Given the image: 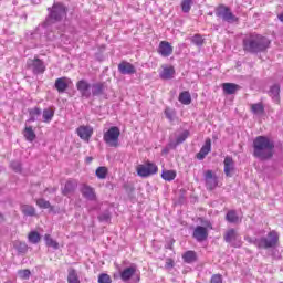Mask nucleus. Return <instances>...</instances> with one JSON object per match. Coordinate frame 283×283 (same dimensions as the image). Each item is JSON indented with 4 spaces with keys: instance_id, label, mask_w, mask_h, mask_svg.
<instances>
[{
    "instance_id": "obj_1",
    "label": "nucleus",
    "mask_w": 283,
    "mask_h": 283,
    "mask_svg": "<svg viewBox=\"0 0 283 283\" xmlns=\"http://www.w3.org/2000/svg\"><path fill=\"white\" fill-rule=\"evenodd\" d=\"M271 45V40L258 33H250L243 38V50L249 54H262Z\"/></svg>"
},
{
    "instance_id": "obj_2",
    "label": "nucleus",
    "mask_w": 283,
    "mask_h": 283,
    "mask_svg": "<svg viewBox=\"0 0 283 283\" xmlns=\"http://www.w3.org/2000/svg\"><path fill=\"white\" fill-rule=\"evenodd\" d=\"M273 149H275V144L266 136H258L253 140V156L259 160L273 158Z\"/></svg>"
},
{
    "instance_id": "obj_3",
    "label": "nucleus",
    "mask_w": 283,
    "mask_h": 283,
    "mask_svg": "<svg viewBox=\"0 0 283 283\" xmlns=\"http://www.w3.org/2000/svg\"><path fill=\"white\" fill-rule=\"evenodd\" d=\"M48 12L49 15L45 19V22L36 29V32L46 30V28L54 25V23H61V21L67 17V8H65L61 2H55L52 8H48Z\"/></svg>"
},
{
    "instance_id": "obj_4",
    "label": "nucleus",
    "mask_w": 283,
    "mask_h": 283,
    "mask_svg": "<svg viewBox=\"0 0 283 283\" xmlns=\"http://www.w3.org/2000/svg\"><path fill=\"white\" fill-rule=\"evenodd\" d=\"M252 243L258 249H275L280 243V234L275 230H271L265 237L255 238Z\"/></svg>"
},
{
    "instance_id": "obj_5",
    "label": "nucleus",
    "mask_w": 283,
    "mask_h": 283,
    "mask_svg": "<svg viewBox=\"0 0 283 283\" xmlns=\"http://www.w3.org/2000/svg\"><path fill=\"white\" fill-rule=\"evenodd\" d=\"M214 14L216 17H218V19H221L226 23H238V21H240V18L233 14L231 8L224 4H220L219 7H217L214 10Z\"/></svg>"
},
{
    "instance_id": "obj_6",
    "label": "nucleus",
    "mask_w": 283,
    "mask_h": 283,
    "mask_svg": "<svg viewBox=\"0 0 283 283\" xmlns=\"http://www.w3.org/2000/svg\"><path fill=\"white\" fill-rule=\"evenodd\" d=\"M120 138V128L118 126H112L104 133L103 140L107 147H118V140Z\"/></svg>"
},
{
    "instance_id": "obj_7",
    "label": "nucleus",
    "mask_w": 283,
    "mask_h": 283,
    "mask_svg": "<svg viewBox=\"0 0 283 283\" xmlns=\"http://www.w3.org/2000/svg\"><path fill=\"white\" fill-rule=\"evenodd\" d=\"M93 98H103L107 101V84L105 82H96L92 84L91 97Z\"/></svg>"
},
{
    "instance_id": "obj_8",
    "label": "nucleus",
    "mask_w": 283,
    "mask_h": 283,
    "mask_svg": "<svg viewBox=\"0 0 283 283\" xmlns=\"http://www.w3.org/2000/svg\"><path fill=\"white\" fill-rule=\"evenodd\" d=\"M154 174H158V166L154 163L147 161L145 165L137 167V175L140 176V178H149V176H154Z\"/></svg>"
},
{
    "instance_id": "obj_9",
    "label": "nucleus",
    "mask_w": 283,
    "mask_h": 283,
    "mask_svg": "<svg viewBox=\"0 0 283 283\" xmlns=\"http://www.w3.org/2000/svg\"><path fill=\"white\" fill-rule=\"evenodd\" d=\"M76 90L80 92L81 98L86 101L92 97V84L87 80H80L76 83Z\"/></svg>"
},
{
    "instance_id": "obj_10",
    "label": "nucleus",
    "mask_w": 283,
    "mask_h": 283,
    "mask_svg": "<svg viewBox=\"0 0 283 283\" xmlns=\"http://www.w3.org/2000/svg\"><path fill=\"white\" fill-rule=\"evenodd\" d=\"M224 240L235 249H240V247H242V238L234 229H230L226 232Z\"/></svg>"
},
{
    "instance_id": "obj_11",
    "label": "nucleus",
    "mask_w": 283,
    "mask_h": 283,
    "mask_svg": "<svg viewBox=\"0 0 283 283\" xmlns=\"http://www.w3.org/2000/svg\"><path fill=\"white\" fill-rule=\"evenodd\" d=\"M27 65L32 70L33 74H43L45 72V64L39 57L28 60Z\"/></svg>"
},
{
    "instance_id": "obj_12",
    "label": "nucleus",
    "mask_w": 283,
    "mask_h": 283,
    "mask_svg": "<svg viewBox=\"0 0 283 283\" xmlns=\"http://www.w3.org/2000/svg\"><path fill=\"white\" fill-rule=\"evenodd\" d=\"M206 189L213 191L218 187V176L213 174V170H207L205 172Z\"/></svg>"
},
{
    "instance_id": "obj_13",
    "label": "nucleus",
    "mask_w": 283,
    "mask_h": 283,
    "mask_svg": "<svg viewBox=\"0 0 283 283\" xmlns=\"http://www.w3.org/2000/svg\"><path fill=\"white\" fill-rule=\"evenodd\" d=\"M137 273H138V268L136 266V264H132L130 266L125 268L119 272V277L122 282H129V280H132L134 275H137Z\"/></svg>"
},
{
    "instance_id": "obj_14",
    "label": "nucleus",
    "mask_w": 283,
    "mask_h": 283,
    "mask_svg": "<svg viewBox=\"0 0 283 283\" xmlns=\"http://www.w3.org/2000/svg\"><path fill=\"white\" fill-rule=\"evenodd\" d=\"M76 134L81 138V140H85L86 143H90V139L94 134V128H92V126L82 125L77 127Z\"/></svg>"
},
{
    "instance_id": "obj_15",
    "label": "nucleus",
    "mask_w": 283,
    "mask_h": 283,
    "mask_svg": "<svg viewBox=\"0 0 283 283\" xmlns=\"http://www.w3.org/2000/svg\"><path fill=\"white\" fill-rule=\"evenodd\" d=\"M70 83H72V80L67 77H59L55 80L54 87L59 94H65V91L70 87Z\"/></svg>"
},
{
    "instance_id": "obj_16",
    "label": "nucleus",
    "mask_w": 283,
    "mask_h": 283,
    "mask_svg": "<svg viewBox=\"0 0 283 283\" xmlns=\"http://www.w3.org/2000/svg\"><path fill=\"white\" fill-rule=\"evenodd\" d=\"M192 238H195L197 242H205V240L209 238V232L207 231V228L197 226L193 230Z\"/></svg>"
},
{
    "instance_id": "obj_17",
    "label": "nucleus",
    "mask_w": 283,
    "mask_h": 283,
    "mask_svg": "<svg viewBox=\"0 0 283 283\" xmlns=\"http://www.w3.org/2000/svg\"><path fill=\"white\" fill-rule=\"evenodd\" d=\"M118 72L119 74H124V75L136 74V66H134V64L129 62L124 61L118 64Z\"/></svg>"
},
{
    "instance_id": "obj_18",
    "label": "nucleus",
    "mask_w": 283,
    "mask_h": 283,
    "mask_svg": "<svg viewBox=\"0 0 283 283\" xmlns=\"http://www.w3.org/2000/svg\"><path fill=\"white\" fill-rule=\"evenodd\" d=\"M158 53L164 57L171 56V54H174V48L169 42L161 41L159 43Z\"/></svg>"
},
{
    "instance_id": "obj_19",
    "label": "nucleus",
    "mask_w": 283,
    "mask_h": 283,
    "mask_svg": "<svg viewBox=\"0 0 283 283\" xmlns=\"http://www.w3.org/2000/svg\"><path fill=\"white\" fill-rule=\"evenodd\" d=\"M211 151V138H207L200 151L196 155L197 160H205Z\"/></svg>"
},
{
    "instance_id": "obj_20",
    "label": "nucleus",
    "mask_w": 283,
    "mask_h": 283,
    "mask_svg": "<svg viewBox=\"0 0 283 283\" xmlns=\"http://www.w3.org/2000/svg\"><path fill=\"white\" fill-rule=\"evenodd\" d=\"M81 193L83 198L86 200H96V191L94 188L90 187L88 185H83L81 188Z\"/></svg>"
},
{
    "instance_id": "obj_21",
    "label": "nucleus",
    "mask_w": 283,
    "mask_h": 283,
    "mask_svg": "<svg viewBox=\"0 0 283 283\" xmlns=\"http://www.w3.org/2000/svg\"><path fill=\"white\" fill-rule=\"evenodd\" d=\"M224 165V174L228 178H231V171L235 168V164L233 163V158L230 156H227L223 161Z\"/></svg>"
},
{
    "instance_id": "obj_22",
    "label": "nucleus",
    "mask_w": 283,
    "mask_h": 283,
    "mask_svg": "<svg viewBox=\"0 0 283 283\" xmlns=\"http://www.w3.org/2000/svg\"><path fill=\"white\" fill-rule=\"evenodd\" d=\"M174 74H176V70L174 69V66H166L163 69V72L159 73V76L164 81H169L174 78Z\"/></svg>"
},
{
    "instance_id": "obj_23",
    "label": "nucleus",
    "mask_w": 283,
    "mask_h": 283,
    "mask_svg": "<svg viewBox=\"0 0 283 283\" xmlns=\"http://www.w3.org/2000/svg\"><path fill=\"white\" fill-rule=\"evenodd\" d=\"M222 90L224 94L231 95V94H235V92L240 90V85L235 83H223Z\"/></svg>"
},
{
    "instance_id": "obj_24",
    "label": "nucleus",
    "mask_w": 283,
    "mask_h": 283,
    "mask_svg": "<svg viewBox=\"0 0 283 283\" xmlns=\"http://www.w3.org/2000/svg\"><path fill=\"white\" fill-rule=\"evenodd\" d=\"M41 114H42V111L39 107L29 109V119L27 120V123H36Z\"/></svg>"
},
{
    "instance_id": "obj_25",
    "label": "nucleus",
    "mask_w": 283,
    "mask_h": 283,
    "mask_svg": "<svg viewBox=\"0 0 283 283\" xmlns=\"http://www.w3.org/2000/svg\"><path fill=\"white\" fill-rule=\"evenodd\" d=\"M182 260L186 264H193L198 260V255L195 251L189 250L182 254Z\"/></svg>"
},
{
    "instance_id": "obj_26",
    "label": "nucleus",
    "mask_w": 283,
    "mask_h": 283,
    "mask_svg": "<svg viewBox=\"0 0 283 283\" xmlns=\"http://www.w3.org/2000/svg\"><path fill=\"white\" fill-rule=\"evenodd\" d=\"M76 181L69 180L65 182L64 188L62 189L63 196H71V193H74V190L76 189Z\"/></svg>"
},
{
    "instance_id": "obj_27",
    "label": "nucleus",
    "mask_w": 283,
    "mask_h": 283,
    "mask_svg": "<svg viewBox=\"0 0 283 283\" xmlns=\"http://www.w3.org/2000/svg\"><path fill=\"white\" fill-rule=\"evenodd\" d=\"M269 95L271 96L273 103H280V86L274 84L270 87Z\"/></svg>"
},
{
    "instance_id": "obj_28",
    "label": "nucleus",
    "mask_w": 283,
    "mask_h": 283,
    "mask_svg": "<svg viewBox=\"0 0 283 283\" xmlns=\"http://www.w3.org/2000/svg\"><path fill=\"white\" fill-rule=\"evenodd\" d=\"M23 136L25 140L29 143H34L36 139V133H34V129H32V126H27L23 132Z\"/></svg>"
},
{
    "instance_id": "obj_29",
    "label": "nucleus",
    "mask_w": 283,
    "mask_h": 283,
    "mask_svg": "<svg viewBox=\"0 0 283 283\" xmlns=\"http://www.w3.org/2000/svg\"><path fill=\"white\" fill-rule=\"evenodd\" d=\"M53 118H54V108H52V107L44 108L42 112L43 123H52Z\"/></svg>"
},
{
    "instance_id": "obj_30",
    "label": "nucleus",
    "mask_w": 283,
    "mask_h": 283,
    "mask_svg": "<svg viewBox=\"0 0 283 283\" xmlns=\"http://www.w3.org/2000/svg\"><path fill=\"white\" fill-rule=\"evenodd\" d=\"M67 283H81V279H78V273L73 268L67 270Z\"/></svg>"
},
{
    "instance_id": "obj_31",
    "label": "nucleus",
    "mask_w": 283,
    "mask_h": 283,
    "mask_svg": "<svg viewBox=\"0 0 283 283\" xmlns=\"http://www.w3.org/2000/svg\"><path fill=\"white\" fill-rule=\"evenodd\" d=\"M251 112L252 114H254V116H262V114H264V104L262 103L251 104Z\"/></svg>"
},
{
    "instance_id": "obj_32",
    "label": "nucleus",
    "mask_w": 283,
    "mask_h": 283,
    "mask_svg": "<svg viewBox=\"0 0 283 283\" xmlns=\"http://www.w3.org/2000/svg\"><path fill=\"white\" fill-rule=\"evenodd\" d=\"M179 102H181L182 105H191V94L189 91H184L179 94Z\"/></svg>"
},
{
    "instance_id": "obj_33",
    "label": "nucleus",
    "mask_w": 283,
    "mask_h": 283,
    "mask_svg": "<svg viewBox=\"0 0 283 283\" xmlns=\"http://www.w3.org/2000/svg\"><path fill=\"white\" fill-rule=\"evenodd\" d=\"M35 202L40 209H50V211H54L52 203L43 198L36 199Z\"/></svg>"
},
{
    "instance_id": "obj_34",
    "label": "nucleus",
    "mask_w": 283,
    "mask_h": 283,
    "mask_svg": "<svg viewBox=\"0 0 283 283\" xmlns=\"http://www.w3.org/2000/svg\"><path fill=\"white\" fill-rule=\"evenodd\" d=\"M180 6H181V12H184V14H189L193 6V0H182Z\"/></svg>"
},
{
    "instance_id": "obj_35",
    "label": "nucleus",
    "mask_w": 283,
    "mask_h": 283,
    "mask_svg": "<svg viewBox=\"0 0 283 283\" xmlns=\"http://www.w3.org/2000/svg\"><path fill=\"white\" fill-rule=\"evenodd\" d=\"M226 219L232 224H237V222H240V217H238V212H235L234 210L228 211Z\"/></svg>"
},
{
    "instance_id": "obj_36",
    "label": "nucleus",
    "mask_w": 283,
    "mask_h": 283,
    "mask_svg": "<svg viewBox=\"0 0 283 283\" xmlns=\"http://www.w3.org/2000/svg\"><path fill=\"white\" fill-rule=\"evenodd\" d=\"M14 249L21 255H25L28 253V243L18 241V242L14 243Z\"/></svg>"
},
{
    "instance_id": "obj_37",
    "label": "nucleus",
    "mask_w": 283,
    "mask_h": 283,
    "mask_svg": "<svg viewBox=\"0 0 283 283\" xmlns=\"http://www.w3.org/2000/svg\"><path fill=\"white\" fill-rule=\"evenodd\" d=\"M163 180H166L167 182H171V180H176V171L174 170H165L161 174Z\"/></svg>"
},
{
    "instance_id": "obj_38",
    "label": "nucleus",
    "mask_w": 283,
    "mask_h": 283,
    "mask_svg": "<svg viewBox=\"0 0 283 283\" xmlns=\"http://www.w3.org/2000/svg\"><path fill=\"white\" fill-rule=\"evenodd\" d=\"M21 211L22 213H24V216H30V217L35 216L36 213V209H34V207L30 205H23L21 207Z\"/></svg>"
},
{
    "instance_id": "obj_39",
    "label": "nucleus",
    "mask_w": 283,
    "mask_h": 283,
    "mask_svg": "<svg viewBox=\"0 0 283 283\" xmlns=\"http://www.w3.org/2000/svg\"><path fill=\"white\" fill-rule=\"evenodd\" d=\"M164 114L166 118L169 120V123H174V120H176V109L166 107Z\"/></svg>"
},
{
    "instance_id": "obj_40",
    "label": "nucleus",
    "mask_w": 283,
    "mask_h": 283,
    "mask_svg": "<svg viewBox=\"0 0 283 283\" xmlns=\"http://www.w3.org/2000/svg\"><path fill=\"white\" fill-rule=\"evenodd\" d=\"M45 244L46 247H51L52 249H59V242L56 240L52 239L50 234L44 235Z\"/></svg>"
},
{
    "instance_id": "obj_41",
    "label": "nucleus",
    "mask_w": 283,
    "mask_h": 283,
    "mask_svg": "<svg viewBox=\"0 0 283 283\" xmlns=\"http://www.w3.org/2000/svg\"><path fill=\"white\" fill-rule=\"evenodd\" d=\"M95 176L99 178V180H105V178H107V167H98L95 171Z\"/></svg>"
},
{
    "instance_id": "obj_42",
    "label": "nucleus",
    "mask_w": 283,
    "mask_h": 283,
    "mask_svg": "<svg viewBox=\"0 0 283 283\" xmlns=\"http://www.w3.org/2000/svg\"><path fill=\"white\" fill-rule=\"evenodd\" d=\"M29 242H31V244H39V242H41V234H39L36 231L30 232Z\"/></svg>"
},
{
    "instance_id": "obj_43",
    "label": "nucleus",
    "mask_w": 283,
    "mask_h": 283,
    "mask_svg": "<svg viewBox=\"0 0 283 283\" xmlns=\"http://www.w3.org/2000/svg\"><path fill=\"white\" fill-rule=\"evenodd\" d=\"M189 138V130H184L181 134H179L176 138L177 145H182L185 140Z\"/></svg>"
},
{
    "instance_id": "obj_44",
    "label": "nucleus",
    "mask_w": 283,
    "mask_h": 283,
    "mask_svg": "<svg viewBox=\"0 0 283 283\" xmlns=\"http://www.w3.org/2000/svg\"><path fill=\"white\" fill-rule=\"evenodd\" d=\"M191 43H193V45H197L198 48H200L203 45L205 39H202V35L196 34L195 36H192Z\"/></svg>"
},
{
    "instance_id": "obj_45",
    "label": "nucleus",
    "mask_w": 283,
    "mask_h": 283,
    "mask_svg": "<svg viewBox=\"0 0 283 283\" xmlns=\"http://www.w3.org/2000/svg\"><path fill=\"white\" fill-rule=\"evenodd\" d=\"M18 275L21 280H30V275H32V272L30 270H19Z\"/></svg>"
},
{
    "instance_id": "obj_46",
    "label": "nucleus",
    "mask_w": 283,
    "mask_h": 283,
    "mask_svg": "<svg viewBox=\"0 0 283 283\" xmlns=\"http://www.w3.org/2000/svg\"><path fill=\"white\" fill-rule=\"evenodd\" d=\"M98 283H112V277L109 274H101L98 276Z\"/></svg>"
},
{
    "instance_id": "obj_47",
    "label": "nucleus",
    "mask_w": 283,
    "mask_h": 283,
    "mask_svg": "<svg viewBox=\"0 0 283 283\" xmlns=\"http://www.w3.org/2000/svg\"><path fill=\"white\" fill-rule=\"evenodd\" d=\"M11 168L13 169V171H15V174H19L21 171V163L12 161Z\"/></svg>"
},
{
    "instance_id": "obj_48",
    "label": "nucleus",
    "mask_w": 283,
    "mask_h": 283,
    "mask_svg": "<svg viewBox=\"0 0 283 283\" xmlns=\"http://www.w3.org/2000/svg\"><path fill=\"white\" fill-rule=\"evenodd\" d=\"M98 220H99V222H109V213L104 212V213L99 214Z\"/></svg>"
},
{
    "instance_id": "obj_49",
    "label": "nucleus",
    "mask_w": 283,
    "mask_h": 283,
    "mask_svg": "<svg viewBox=\"0 0 283 283\" xmlns=\"http://www.w3.org/2000/svg\"><path fill=\"white\" fill-rule=\"evenodd\" d=\"M210 283H222V276L220 274H213L211 276Z\"/></svg>"
},
{
    "instance_id": "obj_50",
    "label": "nucleus",
    "mask_w": 283,
    "mask_h": 283,
    "mask_svg": "<svg viewBox=\"0 0 283 283\" xmlns=\"http://www.w3.org/2000/svg\"><path fill=\"white\" fill-rule=\"evenodd\" d=\"M166 266L168 269H174V261L172 260H168L167 263H166Z\"/></svg>"
},
{
    "instance_id": "obj_51",
    "label": "nucleus",
    "mask_w": 283,
    "mask_h": 283,
    "mask_svg": "<svg viewBox=\"0 0 283 283\" xmlns=\"http://www.w3.org/2000/svg\"><path fill=\"white\" fill-rule=\"evenodd\" d=\"M277 19H279V21H281V23H283V12L277 15Z\"/></svg>"
},
{
    "instance_id": "obj_52",
    "label": "nucleus",
    "mask_w": 283,
    "mask_h": 283,
    "mask_svg": "<svg viewBox=\"0 0 283 283\" xmlns=\"http://www.w3.org/2000/svg\"><path fill=\"white\" fill-rule=\"evenodd\" d=\"M169 153V150L167 149V148H165L164 150H163V154H168Z\"/></svg>"
},
{
    "instance_id": "obj_53",
    "label": "nucleus",
    "mask_w": 283,
    "mask_h": 283,
    "mask_svg": "<svg viewBox=\"0 0 283 283\" xmlns=\"http://www.w3.org/2000/svg\"><path fill=\"white\" fill-rule=\"evenodd\" d=\"M86 161H87V163H92V157H87V158H86Z\"/></svg>"
},
{
    "instance_id": "obj_54",
    "label": "nucleus",
    "mask_w": 283,
    "mask_h": 283,
    "mask_svg": "<svg viewBox=\"0 0 283 283\" xmlns=\"http://www.w3.org/2000/svg\"><path fill=\"white\" fill-rule=\"evenodd\" d=\"M137 280L140 281V276L137 275Z\"/></svg>"
},
{
    "instance_id": "obj_55",
    "label": "nucleus",
    "mask_w": 283,
    "mask_h": 283,
    "mask_svg": "<svg viewBox=\"0 0 283 283\" xmlns=\"http://www.w3.org/2000/svg\"><path fill=\"white\" fill-rule=\"evenodd\" d=\"M209 15L211 17V15H213V13H209Z\"/></svg>"
}]
</instances>
